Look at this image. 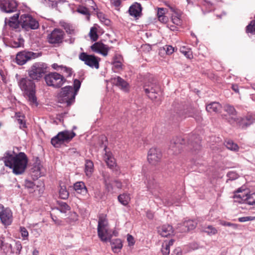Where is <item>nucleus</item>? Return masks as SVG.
Returning a JSON list of instances; mask_svg holds the SVG:
<instances>
[{
	"label": "nucleus",
	"mask_w": 255,
	"mask_h": 255,
	"mask_svg": "<svg viewBox=\"0 0 255 255\" xmlns=\"http://www.w3.org/2000/svg\"><path fill=\"white\" fill-rule=\"evenodd\" d=\"M227 177L231 180H234L238 178V174L235 171H230L227 173Z\"/></svg>",
	"instance_id": "51"
},
{
	"label": "nucleus",
	"mask_w": 255,
	"mask_h": 255,
	"mask_svg": "<svg viewBox=\"0 0 255 255\" xmlns=\"http://www.w3.org/2000/svg\"><path fill=\"white\" fill-rule=\"evenodd\" d=\"M109 50V47L107 45L103 43L101 49V52L100 53L104 56H107L108 55Z\"/></svg>",
	"instance_id": "53"
},
{
	"label": "nucleus",
	"mask_w": 255,
	"mask_h": 255,
	"mask_svg": "<svg viewBox=\"0 0 255 255\" xmlns=\"http://www.w3.org/2000/svg\"><path fill=\"white\" fill-rule=\"evenodd\" d=\"M127 241L129 246L134 245L135 243L133 237L129 234L127 236Z\"/></svg>",
	"instance_id": "64"
},
{
	"label": "nucleus",
	"mask_w": 255,
	"mask_h": 255,
	"mask_svg": "<svg viewBox=\"0 0 255 255\" xmlns=\"http://www.w3.org/2000/svg\"><path fill=\"white\" fill-rule=\"evenodd\" d=\"M164 50L166 51V53L168 55L172 54L175 50V48L171 45H166L163 47Z\"/></svg>",
	"instance_id": "50"
},
{
	"label": "nucleus",
	"mask_w": 255,
	"mask_h": 255,
	"mask_svg": "<svg viewBox=\"0 0 255 255\" xmlns=\"http://www.w3.org/2000/svg\"><path fill=\"white\" fill-rule=\"evenodd\" d=\"M107 145L104 146V151H105V155L104 156V160L107 163L108 166L111 168H113L116 165L115 159L112 155V154L110 151H107Z\"/></svg>",
	"instance_id": "24"
},
{
	"label": "nucleus",
	"mask_w": 255,
	"mask_h": 255,
	"mask_svg": "<svg viewBox=\"0 0 255 255\" xmlns=\"http://www.w3.org/2000/svg\"><path fill=\"white\" fill-rule=\"evenodd\" d=\"M113 83L125 92H128L129 89L128 83L120 76H117L112 79Z\"/></svg>",
	"instance_id": "20"
},
{
	"label": "nucleus",
	"mask_w": 255,
	"mask_h": 255,
	"mask_svg": "<svg viewBox=\"0 0 255 255\" xmlns=\"http://www.w3.org/2000/svg\"><path fill=\"white\" fill-rule=\"evenodd\" d=\"M162 153L159 149L151 148L148 152L147 160L150 164L156 165L160 162Z\"/></svg>",
	"instance_id": "14"
},
{
	"label": "nucleus",
	"mask_w": 255,
	"mask_h": 255,
	"mask_svg": "<svg viewBox=\"0 0 255 255\" xmlns=\"http://www.w3.org/2000/svg\"><path fill=\"white\" fill-rule=\"evenodd\" d=\"M224 110L231 117H237L236 116L237 115V112L235 110L234 106L230 105L229 104H227L224 106Z\"/></svg>",
	"instance_id": "36"
},
{
	"label": "nucleus",
	"mask_w": 255,
	"mask_h": 255,
	"mask_svg": "<svg viewBox=\"0 0 255 255\" xmlns=\"http://www.w3.org/2000/svg\"><path fill=\"white\" fill-rule=\"evenodd\" d=\"M76 11L79 13L86 15L88 20L90 19V13L89 10L87 7L82 5H79L77 8Z\"/></svg>",
	"instance_id": "38"
},
{
	"label": "nucleus",
	"mask_w": 255,
	"mask_h": 255,
	"mask_svg": "<svg viewBox=\"0 0 255 255\" xmlns=\"http://www.w3.org/2000/svg\"><path fill=\"white\" fill-rule=\"evenodd\" d=\"M255 220V216H246L240 217L238 219V221L240 222H245L249 221H253Z\"/></svg>",
	"instance_id": "57"
},
{
	"label": "nucleus",
	"mask_w": 255,
	"mask_h": 255,
	"mask_svg": "<svg viewBox=\"0 0 255 255\" xmlns=\"http://www.w3.org/2000/svg\"><path fill=\"white\" fill-rule=\"evenodd\" d=\"M24 44V40L22 36L19 34L17 36L13 37L9 41V46L12 48L23 47Z\"/></svg>",
	"instance_id": "25"
},
{
	"label": "nucleus",
	"mask_w": 255,
	"mask_h": 255,
	"mask_svg": "<svg viewBox=\"0 0 255 255\" xmlns=\"http://www.w3.org/2000/svg\"><path fill=\"white\" fill-rule=\"evenodd\" d=\"M225 145L228 149L235 151H238L239 148L238 144L234 142L232 140L226 141Z\"/></svg>",
	"instance_id": "37"
},
{
	"label": "nucleus",
	"mask_w": 255,
	"mask_h": 255,
	"mask_svg": "<svg viewBox=\"0 0 255 255\" xmlns=\"http://www.w3.org/2000/svg\"><path fill=\"white\" fill-rule=\"evenodd\" d=\"M17 121L19 125V128L20 129L24 130L25 128H27L26 121L25 120V119H19Z\"/></svg>",
	"instance_id": "54"
},
{
	"label": "nucleus",
	"mask_w": 255,
	"mask_h": 255,
	"mask_svg": "<svg viewBox=\"0 0 255 255\" xmlns=\"http://www.w3.org/2000/svg\"><path fill=\"white\" fill-rule=\"evenodd\" d=\"M103 44L102 42H96L91 46V49L93 51L100 53Z\"/></svg>",
	"instance_id": "43"
},
{
	"label": "nucleus",
	"mask_w": 255,
	"mask_h": 255,
	"mask_svg": "<svg viewBox=\"0 0 255 255\" xmlns=\"http://www.w3.org/2000/svg\"><path fill=\"white\" fill-rule=\"evenodd\" d=\"M197 225V223L195 220H189L185 221L183 223V226L185 227L186 229H184V232H188L190 230L194 229Z\"/></svg>",
	"instance_id": "31"
},
{
	"label": "nucleus",
	"mask_w": 255,
	"mask_h": 255,
	"mask_svg": "<svg viewBox=\"0 0 255 255\" xmlns=\"http://www.w3.org/2000/svg\"><path fill=\"white\" fill-rule=\"evenodd\" d=\"M47 66L44 63L37 62L33 64L28 70V75L30 79L39 81L47 72Z\"/></svg>",
	"instance_id": "4"
},
{
	"label": "nucleus",
	"mask_w": 255,
	"mask_h": 255,
	"mask_svg": "<svg viewBox=\"0 0 255 255\" xmlns=\"http://www.w3.org/2000/svg\"><path fill=\"white\" fill-rule=\"evenodd\" d=\"M248 193L242 192L240 189H239L234 195L233 198L235 199V201L239 203L246 202V198L247 197Z\"/></svg>",
	"instance_id": "28"
},
{
	"label": "nucleus",
	"mask_w": 255,
	"mask_h": 255,
	"mask_svg": "<svg viewBox=\"0 0 255 255\" xmlns=\"http://www.w3.org/2000/svg\"><path fill=\"white\" fill-rule=\"evenodd\" d=\"M73 189L77 194L83 196H86L88 194V189L83 181H77L73 185Z\"/></svg>",
	"instance_id": "22"
},
{
	"label": "nucleus",
	"mask_w": 255,
	"mask_h": 255,
	"mask_svg": "<svg viewBox=\"0 0 255 255\" xmlns=\"http://www.w3.org/2000/svg\"><path fill=\"white\" fill-rule=\"evenodd\" d=\"M22 249V246L19 241H14L12 244V248L10 250L8 255H19Z\"/></svg>",
	"instance_id": "27"
},
{
	"label": "nucleus",
	"mask_w": 255,
	"mask_h": 255,
	"mask_svg": "<svg viewBox=\"0 0 255 255\" xmlns=\"http://www.w3.org/2000/svg\"><path fill=\"white\" fill-rule=\"evenodd\" d=\"M20 233L23 240L27 239L28 237V232L27 229L24 227H20Z\"/></svg>",
	"instance_id": "49"
},
{
	"label": "nucleus",
	"mask_w": 255,
	"mask_h": 255,
	"mask_svg": "<svg viewBox=\"0 0 255 255\" xmlns=\"http://www.w3.org/2000/svg\"><path fill=\"white\" fill-rule=\"evenodd\" d=\"M185 143L184 138L181 136H177L173 138L170 141L169 148L173 151V153L177 154L181 152L182 149V145Z\"/></svg>",
	"instance_id": "15"
},
{
	"label": "nucleus",
	"mask_w": 255,
	"mask_h": 255,
	"mask_svg": "<svg viewBox=\"0 0 255 255\" xmlns=\"http://www.w3.org/2000/svg\"><path fill=\"white\" fill-rule=\"evenodd\" d=\"M118 199L121 204L126 206L128 204L130 200V195L129 194L125 193L119 195L118 197Z\"/></svg>",
	"instance_id": "30"
},
{
	"label": "nucleus",
	"mask_w": 255,
	"mask_h": 255,
	"mask_svg": "<svg viewBox=\"0 0 255 255\" xmlns=\"http://www.w3.org/2000/svg\"><path fill=\"white\" fill-rule=\"evenodd\" d=\"M94 164L90 160H86L85 165V172L86 175L90 176L93 172Z\"/></svg>",
	"instance_id": "35"
},
{
	"label": "nucleus",
	"mask_w": 255,
	"mask_h": 255,
	"mask_svg": "<svg viewBox=\"0 0 255 255\" xmlns=\"http://www.w3.org/2000/svg\"><path fill=\"white\" fill-rule=\"evenodd\" d=\"M112 64L113 65V67L116 70H120L122 69V63L121 61H115L112 62Z\"/></svg>",
	"instance_id": "58"
},
{
	"label": "nucleus",
	"mask_w": 255,
	"mask_h": 255,
	"mask_svg": "<svg viewBox=\"0 0 255 255\" xmlns=\"http://www.w3.org/2000/svg\"><path fill=\"white\" fill-rule=\"evenodd\" d=\"M64 35V32L62 30L55 28L47 35V41L51 44L59 45L63 42Z\"/></svg>",
	"instance_id": "11"
},
{
	"label": "nucleus",
	"mask_w": 255,
	"mask_h": 255,
	"mask_svg": "<svg viewBox=\"0 0 255 255\" xmlns=\"http://www.w3.org/2000/svg\"><path fill=\"white\" fill-rule=\"evenodd\" d=\"M76 94L73 92L72 86H66L61 89L57 95L58 103L66 104L67 107L70 106L75 101Z\"/></svg>",
	"instance_id": "3"
},
{
	"label": "nucleus",
	"mask_w": 255,
	"mask_h": 255,
	"mask_svg": "<svg viewBox=\"0 0 255 255\" xmlns=\"http://www.w3.org/2000/svg\"><path fill=\"white\" fill-rule=\"evenodd\" d=\"M12 213L8 208L5 210L0 214V219L1 223L5 226L11 224L12 221Z\"/></svg>",
	"instance_id": "18"
},
{
	"label": "nucleus",
	"mask_w": 255,
	"mask_h": 255,
	"mask_svg": "<svg viewBox=\"0 0 255 255\" xmlns=\"http://www.w3.org/2000/svg\"><path fill=\"white\" fill-rule=\"evenodd\" d=\"M246 32L255 34V20L251 21L246 27Z\"/></svg>",
	"instance_id": "42"
},
{
	"label": "nucleus",
	"mask_w": 255,
	"mask_h": 255,
	"mask_svg": "<svg viewBox=\"0 0 255 255\" xmlns=\"http://www.w3.org/2000/svg\"><path fill=\"white\" fill-rule=\"evenodd\" d=\"M246 199V203L247 204L255 206V192L252 194H248Z\"/></svg>",
	"instance_id": "41"
},
{
	"label": "nucleus",
	"mask_w": 255,
	"mask_h": 255,
	"mask_svg": "<svg viewBox=\"0 0 255 255\" xmlns=\"http://www.w3.org/2000/svg\"><path fill=\"white\" fill-rule=\"evenodd\" d=\"M143 90L148 97L151 100L157 99L161 93L160 86L156 82L145 83L143 86Z\"/></svg>",
	"instance_id": "8"
},
{
	"label": "nucleus",
	"mask_w": 255,
	"mask_h": 255,
	"mask_svg": "<svg viewBox=\"0 0 255 255\" xmlns=\"http://www.w3.org/2000/svg\"><path fill=\"white\" fill-rule=\"evenodd\" d=\"M5 24L8 25L12 29L17 30L20 25V21L13 22V21H7V18H5L4 20Z\"/></svg>",
	"instance_id": "39"
},
{
	"label": "nucleus",
	"mask_w": 255,
	"mask_h": 255,
	"mask_svg": "<svg viewBox=\"0 0 255 255\" xmlns=\"http://www.w3.org/2000/svg\"><path fill=\"white\" fill-rule=\"evenodd\" d=\"M44 79L48 86L56 88L61 87L66 81L64 76L57 72H51L45 75Z\"/></svg>",
	"instance_id": "7"
},
{
	"label": "nucleus",
	"mask_w": 255,
	"mask_h": 255,
	"mask_svg": "<svg viewBox=\"0 0 255 255\" xmlns=\"http://www.w3.org/2000/svg\"><path fill=\"white\" fill-rule=\"evenodd\" d=\"M61 70L67 74V77H70L72 74V69L66 66H61Z\"/></svg>",
	"instance_id": "56"
},
{
	"label": "nucleus",
	"mask_w": 255,
	"mask_h": 255,
	"mask_svg": "<svg viewBox=\"0 0 255 255\" xmlns=\"http://www.w3.org/2000/svg\"><path fill=\"white\" fill-rule=\"evenodd\" d=\"M107 226V220L104 217H99L97 228L98 235L100 240L104 242L110 240V238L108 236Z\"/></svg>",
	"instance_id": "9"
},
{
	"label": "nucleus",
	"mask_w": 255,
	"mask_h": 255,
	"mask_svg": "<svg viewBox=\"0 0 255 255\" xmlns=\"http://www.w3.org/2000/svg\"><path fill=\"white\" fill-rule=\"evenodd\" d=\"M4 238H1L0 239V248L1 250L3 251V252L6 255H9L10 250H11L12 248V244H8L7 243H5L3 241Z\"/></svg>",
	"instance_id": "32"
},
{
	"label": "nucleus",
	"mask_w": 255,
	"mask_h": 255,
	"mask_svg": "<svg viewBox=\"0 0 255 255\" xmlns=\"http://www.w3.org/2000/svg\"><path fill=\"white\" fill-rule=\"evenodd\" d=\"M57 204L58 206L56 209L61 213H66L68 211L70 210L71 207L66 203L58 201Z\"/></svg>",
	"instance_id": "33"
},
{
	"label": "nucleus",
	"mask_w": 255,
	"mask_h": 255,
	"mask_svg": "<svg viewBox=\"0 0 255 255\" xmlns=\"http://www.w3.org/2000/svg\"><path fill=\"white\" fill-rule=\"evenodd\" d=\"M76 135L73 131L64 130L59 132L56 135L53 137L51 139V143L56 147L59 148L65 142H69Z\"/></svg>",
	"instance_id": "5"
},
{
	"label": "nucleus",
	"mask_w": 255,
	"mask_h": 255,
	"mask_svg": "<svg viewBox=\"0 0 255 255\" xmlns=\"http://www.w3.org/2000/svg\"><path fill=\"white\" fill-rule=\"evenodd\" d=\"M112 249L114 253H118L123 247V244L121 240L116 239L110 240Z\"/></svg>",
	"instance_id": "29"
},
{
	"label": "nucleus",
	"mask_w": 255,
	"mask_h": 255,
	"mask_svg": "<svg viewBox=\"0 0 255 255\" xmlns=\"http://www.w3.org/2000/svg\"><path fill=\"white\" fill-rule=\"evenodd\" d=\"M244 117L245 118V120H246V122L249 124V126L253 124L255 121V116L251 114H248Z\"/></svg>",
	"instance_id": "48"
},
{
	"label": "nucleus",
	"mask_w": 255,
	"mask_h": 255,
	"mask_svg": "<svg viewBox=\"0 0 255 255\" xmlns=\"http://www.w3.org/2000/svg\"><path fill=\"white\" fill-rule=\"evenodd\" d=\"M20 23L21 27L27 31L30 30H36L39 27L38 21L29 14L21 15Z\"/></svg>",
	"instance_id": "6"
},
{
	"label": "nucleus",
	"mask_w": 255,
	"mask_h": 255,
	"mask_svg": "<svg viewBox=\"0 0 255 255\" xmlns=\"http://www.w3.org/2000/svg\"><path fill=\"white\" fill-rule=\"evenodd\" d=\"M63 27L66 32L68 34H72L74 33V30L70 24L68 23H65V24L63 25Z\"/></svg>",
	"instance_id": "52"
},
{
	"label": "nucleus",
	"mask_w": 255,
	"mask_h": 255,
	"mask_svg": "<svg viewBox=\"0 0 255 255\" xmlns=\"http://www.w3.org/2000/svg\"><path fill=\"white\" fill-rule=\"evenodd\" d=\"M17 3L15 0H0V8L4 12L11 13L16 10Z\"/></svg>",
	"instance_id": "16"
},
{
	"label": "nucleus",
	"mask_w": 255,
	"mask_h": 255,
	"mask_svg": "<svg viewBox=\"0 0 255 255\" xmlns=\"http://www.w3.org/2000/svg\"><path fill=\"white\" fill-rule=\"evenodd\" d=\"M50 217L52 220V221L54 222V223L58 226L62 225V221L57 219V218L55 216H53L52 214H50Z\"/></svg>",
	"instance_id": "61"
},
{
	"label": "nucleus",
	"mask_w": 255,
	"mask_h": 255,
	"mask_svg": "<svg viewBox=\"0 0 255 255\" xmlns=\"http://www.w3.org/2000/svg\"><path fill=\"white\" fill-rule=\"evenodd\" d=\"M172 21L173 23L176 25H179L181 24V20L180 18V15H175L172 16Z\"/></svg>",
	"instance_id": "60"
},
{
	"label": "nucleus",
	"mask_w": 255,
	"mask_h": 255,
	"mask_svg": "<svg viewBox=\"0 0 255 255\" xmlns=\"http://www.w3.org/2000/svg\"><path fill=\"white\" fill-rule=\"evenodd\" d=\"M179 116L181 119L191 117L198 122H201L202 120L201 111L192 107L187 108L185 111L184 112V114L183 113H179Z\"/></svg>",
	"instance_id": "12"
},
{
	"label": "nucleus",
	"mask_w": 255,
	"mask_h": 255,
	"mask_svg": "<svg viewBox=\"0 0 255 255\" xmlns=\"http://www.w3.org/2000/svg\"><path fill=\"white\" fill-rule=\"evenodd\" d=\"M203 231L210 236L214 235L217 233V230L212 225L205 227Z\"/></svg>",
	"instance_id": "40"
},
{
	"label": "nucleus",
	"mask_w": 255,
	"mask_h": 255,
	"mask_svg": "<svg viewBox=\"0 0 255 255\" xmlns=\"http://www.w3.org/2000/svg\"><path fill=\"white\" fill-rule=\"evenodd\" d=\"M79 58L84 63L91 68L99 69L100 58L94 55H89L86 52H82L79 55Z\"/></svg>",
	"instance_id": "10"
},
{
	"label": "nucleus",
	"mask_w": 255,
	"mask_h": 255,
	"mask_svg": "<svg viewBox=\"0 0 255 255\" xmlns=\"http://www.w3.org/2000/svg\"><path fill=\"white\" fill-rule=\"evenodd\" d=\"M201 140L200 137L196 135H192L189 139V145L191 149L197 152L201 149Z\"/></svg>",
	"instance_id": "19"
},
{
	"label": "nucleus",
	"mask_w": 255,
	"mask_h": 255,
	"mask_svg": "<svg viewBox=\"0 0 255 255\" xmlns=\"http://www.w3.org/2000/svg\"><path fill=\"white\" fill-rule=\"evenodd\" d=\"M161 252L163 255H168L170 253V248L166 245L165 246L163 245L161 249Z\"/></svg>",
	"instance_id": "62"
},
{
	"label": "nucleus",
	"mask_w": 255,
	"mask_h": 255,
	"mask_svg": "<svg viewBox=\"0 0 255 255\" xmlns=\"http://www.w3.org/2000/svg\"><path fill=\"white\" fill-rule=\"evenodd\" d=\"M221 109V105L218 102H211L210 104H207L206 106V111L210 113H217L219 112Z\"/></svg>",
	"instance_id": "26"
},
{
	"label": "nucleus",
	"mask_w": 255,
	"mask_h": 255,
	"mask_svg": "<svg viewBox=\"0 0 255 255\" xmlns=\"http://www.w3.org/2000/svg\"><path fill=\"white\" fill-rule=\"evenodd\" d=\"M34 168H35V169H34V171H33V173H35V174H32V176H35V179H37L38 178V177L41 176L40 169V167L39 166H37V167L35 166Z\"/></svg>",
	"instance_id": "59"
},
{
	"label": "nucleus",
	"mask_w": 255,
	"mask_h": 255,
	"mask_svg": "<svg viewBox=\"0 0 255 255\" xmlns=\"http://www.w3.org/2000/svg\"><path fill=\"white\" fill-rule=\"evenodd\" d=\"M3 158L5 165L12 169L14 174L20 175L25 172L28 159L24 152L16 153L14 151L12 153L7 151Z\"/></svg>",
	"instance_id": "1"
},
{
	"label": "nucleus",
	"mask_w": 255,
	"mask_h": 255,
	"mask_svg": "<svg viewBox=\"0 0 255 255\" xmlns=\"http://www.w3.org/2000/svg\"><path fill=\"white\" fill-rule=\"evenodd\" d=\"M245 120V117H231L229 119V122L231 125H235L239 127L240 128H246L249 127V124H248Z\"/></svg>",
	"instance_id": "21"
},
{
	"label": "nucleus",
	"mask_w": 255,
	"mask_h": 255,
	"mask_svg": "<svg viewBox=\"0 0 255 255\" xmlns=\"http://www.w3.org/2000/svg\"><path fill=\"white\" fill-rule=\"evenodd\" d=\"M81 83L79 80L78 79H75L74 80V90L73 92L77 95V93L81 87Z\"/></svg>",
	"instance_id": "47"
},
{
	"label": "nucleus",
	"mask_w": 255,
	"mask_h": 255,
	"mask_svg": "<svg viewBox=\"0 0 255 255\" xmlns=\"http://www.w3.org/2000/svg\"><path fill=\"white\" fill-rule=\"evenodd\" d=\"M24 183H25V186L26 188H29V189L33 188V187L35 185L33 182H32L30 180H25Z\"/></svg>",
	"instance_id": "63"
},
{
	"label": "nucleus",
	"mask_w": 255,
	"mask_h": 255,
	"mask_svg": "<svg viewBox=\"0 0 255 255\" xmlns=\"http://www.w3.org/2000/svg\"><path fill=\"white\" fill-rule=\"evenodd\" d=\"M220 225L224 226L232 227L235 229L237 228V224H233V223H232L230 222H226L225 221H220Z\"/></svg>",
	"instance_id": "55"
},
{
	"label": "nucleus",
	"mask_w": 255,
	"mask_h": 255,
	"mask_svg": "<svg viewBox=\"0 0 255 255\" xmlns=\"http://www.w3.org/2000/svg\"><path fill=\"white\" fill-rule=\"evenodd\" d=\"M36 57V53L31 51H22L18 52L16 56V62L19 65H23L26 62L34 59Z\"/></svg>",
	"instance_id": "13"
},
{
	"label": "nucleus",
	"mask_w": 255,
	"mask_h": 255,
	"mask_svg": "<svg viewBox=\"0 0 255 255\" xmlns=\"http://www.w3.org/2000/svg\"><path fill=\"white\" fill-rule=\"evenodd\" d=\"M180 51L187 58L191 59L193 57L192 51L186 48L185 47H181Z\"/></svg>",
	"instance_id": "45"
},
{
	"label": "nucleus",
	"mask_w": 255,
	"mask_h": 255,
	"mask_svg": "<svg viewBox=\"0 0 255 255\" xmlns=\"http://www.w3.org/2000/svg\"><path fill=\"white\" fill-rule=\"evenodd\" d=\"M33 81L27 77L22 78L19 80L18 85L30 104L37 106L38 104L35 95V84Z\"/></svg>",
	"instance_id": "2"
},
{
	"label": "nucleus",
	"mask_w": 255,
	"mask_h": 255,
	"mask_svg": "<svg viewBox=\"0 0 255 255\" xmlns=\"http://www.w3.org/2000/svg\"><path fill=\"white\" fill-rule=\"evenodd\" d=\"M59 197L63 200H66L68 198L69 193L67 190L65 185H60V189L59 190Z\"/></svg>",
	"instance_id": "34"
},
{
	"label": "nucleus",
	"mask_w": 255,
	"mask_h": 255,
	"mask_svg": "<svg viewBox=\"0 0 255 255\" xmlns=\"http://www.w3.org/2000/svg\"><path fill=\"white\" fill-rule=\"evenodd\" d=\"M157 232L162 237H168L173 235L174 230L171 225L165 224L157 228Z\"/></svg>",
	"instance_id": "17"
},
{
	"label": "nucleus",
	"mask_w": 255,
	"mask_h": 255,
	"mask_svg": "<svg viewBox=\"0 0 255 255\" xmlns=\"http://www.w3.org/2000/svg\"><path fill=\"white\" fill-rule=\"evenodd\" d=\"M142 7L141 4L138 2H134L128 9V13L130 15L136 18L141 15Z\"/></svg>",
	"instance_id": "23"
},
{
	"label": "nucleus",
	"mask_w": 255,
	"mask_h": 255,
	"mask_svg": "<svg viewBox=\"0 0 255 255\" xmlns=\"http://www.w3.org/2000/svg\"><path fill=\"white\" fill-rule=\"evenodd\" d=\"M104 183L105 188L108 192H110L113 190L114 187L112 184L110 182H108V179H106L105 175H104Z\"/></svg>",
	"instance_id": "46"
},
{
	"label": "nucleus",
	"mask_w": 255,
	"mask_h": 255,
	"mask_svg": "<svg viewBox=\"0 0 255 255\" xmlns=\"http://www.w3.org/2000/svg\"><path fill=\"white\" fill-rule=\"evenodd\" d=\"M90 36L91 39L93 41H96L98 38V35L97 34V29L96 27H92L90 31Z\"/></svg>",
	"instance_id": "44"
}]
</instances>
